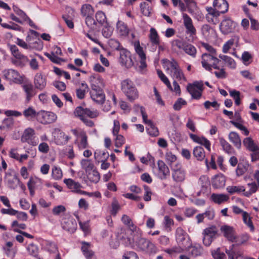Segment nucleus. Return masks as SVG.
<instances>
[{
  "label": "nucleus",
  "instance_id": "1",
  "mask_svg": "<svg viewBox=\"0 0 259 259\" xmlns=\"http://www.w3.org/2000/svg\"><path fill=\"white\" fill-rule=\"evenodd\" d=\"M164 63L167 73L174 80L178 81L180 83L186 81V77L176 60L174 59L165 60Z\"/></svg>",
  "mask_w": 259,
  "mask_h": 259
},
{
  "label": "nucleus",
  "instance_id": "2",
  "mask_svg": "<svg viewBox=\"0 0 259 259\" xmlns=\"http://www.w3.org/2000/svg\"><path fill=\"white\" fill-rule=\"evenodd\" d=\"M121 89L130 101L133 102L138 98V92L132 80L126 79L122 81Z\"/></svg>",
  "mask_w": 259,
  "mask_h": 259
},
{
  "label": "nucleus",
  "instance_id": "3",
  "mask_svg": "<svg viewBox=\"0 0 259 259\" xmlns=\"http://www.w3.org/2000/svg\"><path fill=\"white\" fill-rule=\"evenodd\" d=\"M10 49L14 57L12 59V63L18 67L25 66L29 61L27 57L22 54L15 45L11 46Z\"/></svg>",
  "mask_w": 259,
  "mask_h": 259
},
{
  "label": "nucleus",
  "instance_id": "4",
  "mask_svg": "<svg viewBox=\"0 0 259 259\" xmlns=\"http://www.w3.org/2000/svg\"><path fill=\"white\" fill-rule=\"evenodd\" d=\"M220 60L212 55L205 53L201 57V64L202 67L206 70L211 71L212 68L219 69L218 64Z\"/></svg>",
  "mask_w": 259,
  "mask_h": 259
},
{
  "label": "nucleus",
  "instance_id": "5",
  "mask_svg": "<svg viewBox=\"0 0 259 259\" xmlns=\"http://www.w3.org/2000/svg\"><path fill=\"white\" fill-rule=\"evenodd\" d=\"M172 178L176 183L183 182L186 177V171L180 163H176L171 165Z\"/></svg>",
  "mask_w": 259,
  "mask_h": 259
},
{
  "label": "nucleus",
  "instance_id": "6",
  "mask_svg": "<svg viewBox=\"0 0 259 259\" xmlns=\"http://www.w3.org/2000/svg\"><path fill=\"white\" fill-rule=\"evenodd\" d=\"M202 235L203 244L206 246H209L217 238L218 230L215 226L207 227L203 230Z\"/></svg>",
  "mask_w": 259,
  "mask_h": 259
},
{
  "label": "nucleus",
  "instance_id": "7",
  "mask_svg": "<svg viewBox=\"0 0 259 259\" xmlns=\"http://www.w3.org/2000/svg\"><path fill=\"white\" fill-rule=\"evenodd\" d=\"M57 119V115L52 112L44 110L38 112L37 120L42 124H47L55 122Z\"/></svg>",
  "mask_w": 259,
  "mask_h": 259
},
{
  "label": "nucleus",
  "instance_id": "8",
  "mask_svg": "<svg viewBox=\"0 0 259 259\" xmlns=\"http://www.w3.org/2000/svg\"><path fill=\"white\" fill-rule=\"evenodd\" d=\"M21 140L23 142H27L33 146L37 145L38 143V139L35 136V131L31 128H27L24 131Z\"/></svg>",
  "mask_w": 259,
  "mask_h": 259
},
{
  "label": "nucleus",
  "instance_id": "9",
  "mask_svg": "<svg viewBox=\"0 0 259 259\" xmlns=\"http://www.w3.org/2000/svg\"><path fill=\"white\" fill-rule=\"evenodd\" d=\"M3 74L5 78L10 82L20 83L23 80L20 73L15 69H5L3 71Z\"/></svg>",
  "mask_w": 259,
  "mask_h": 259
},
{
  "label": "nucleus",
  "instance_id": "10",
  "mask_svg": "<svg viewBox=\"0 0 259 259\" xmlns=\"http://www.w3.org/2000/svg\"><path fill=\"white\" fill-rule=\"evenodd\" d=\"M54 141L57 145H64L67 143L71 137L66 135L59 128H56L53 133Z\"/></svg>",
  "mask_w": 259,
  "mask_h": 259
},
{
  "label": "nucleus",
  "instance_id": "11",
  "mask_svg": "<svg viewBox=\"0 0 259 259\" xmlns=\"http://www.w3.org/2000/svg\"><path fill=\"white\" fill-rule=\"evenodd\" d=\"M134 48L139 59V68L142 70L146 68L147 67V64L146 63V57L145 53L143 51V48L141 47L139 41L135 42Z\"/></svg>",
  "mask_w": 259,
  "mask_h": 259
},
{
  "label": "nucleus",
  "instance_id": "12",
  "mask_svg": "<svg viewBox=\"0 0 259 259\" xmlns=\"http://www.w3.org/2000/svg\"><path fill=\"white\" fill-rule=\"evenodd\" d=\"M202 84L199 82L189 84L187 86V90L193 98L199 99L202 95Z\"/></svg>",
  "mask_w": 259,
  "mask_h": 259
},
{
  "label": "nucleus",
  "instance_id": "13",
  "mask_svg": "<svg viewBox=\"0 0 259 259\" xmlns=\"http://www.w3.org/2000/svg\"><path fill=\"white\" fill-rule=\"evenodd\" d=\"M176 45L179 49L183 50L187 54L192 57L195 58L196 57L197 50L192 45L178 40L176 41Z\"/></svg>",
  "mask_w": 259,
  "mask_h": 259
},
{
  "label": "nucleus",
  "instance_id": "14",
  "mask_svg": "<svg viewBox=\"0 0 259 259\" xmlns=\"http://www.w3.org/2000/svg\"><path fill=\"white\" fill-rule=\"evenodd\" d=\"M119 61L122 66L126 68H130L133 65L130 52L124 48L120 51Z\"/></svg>",
  "mask_w": 259,
  "mask_h": 259
},
{
  "label": "nucleus",
  "instance_id": "15",
  "mask_svg": "<svg viewBox=\"0 0 259 259\" xmlns=\"http://www.w3.org/2000/svg\"><path fill=\"white\" fill-rule=\"evenodd\" d=\"M236 24L229 18L223 20L220 24L221 31L225 34L232 32L236 27Z\"/></svg>",
  "mask_w": 259,
  "mask_h": 259
},
{
  "label": "nucleus",
  "instance_id": "16",
  "mask_svg": "<svg viewBox=\"0 0 259 259\" xmlns=\"http://www.w3.org/2000/svg\"><path fill=\"white\" fill-rule=\"evenodd\" d=\"M158 171L155 172L157 177L161 179H166L167 176H169L170 171L169 168L165 163L161 160L157 161Z\"/></svg>",
  "mask_w": 259,
  "mask_h": 259
},
{
  "label": "nucleus",
  "instance_id": "17",
  "mask_svg": "<svg viewBox=\"0 0 259 259\" xmlns=\"http://www.w3.org/2000/svg\"><path fill=\"white\" fill-rule=\"evenodd\" d=\"M183 23L186 28V32L190 36L196 34V29L193 25L192 19L187 14H183Z\"/></svg>",
  "mask_w": 259,
  "mask_h": 259
},
{
  "label": "nucleus",
  "instance_id": "18",
  "mask_svg": "<svg viewBox=\"0 0 259 259\" xmlns=\"http://www.w3.org/2000/svg\"><path fill=\"white\" fill-rule=\"evenodd\" d=\"M33 82L35 89L42 90L46 86L47 78L41 72H39L35 74Z\"/></svg>",
  "mask_w": 259,
  "mask_h": 259
},
{
  "label": "nucleus",
  "instance_id": "19",
  "mask_svg": "<svg viewBox=\"0 0 259 259\" xmlns=\"http://www.w3.org/2000/svg\"><path fill=\"white\" fill-rule=\"evenodd\" d=\"M221 230L228 240L231 242H234L235 241V239L237 234L232 227L227 225L223 226L221 228Z\"/></svg>",
  "mask_w": 259,
  "mask_h": 259
},
{
  "label": "nucleus",
  "instance_id": "20",
  "mask_svg": "<svg viewBox=\"0 0 259 259\" xmlns=\"http://www.w3.org/2000/svg\"><path fill=\"white\" fill-rule=\"evenodd\" d=\"M62 227L68 232L73 233L76 229L77 224L73 218H65L62 220Z\"/></svg>",
  "mask_w": 259,
  "mask_h": 259
},
{
  "label": "nucleus",
  "instance_id": "21",
  "mask_svg": "<svg viewBox=\"0 0 259 259\" xmlns=\"http://www.w3.org/2000/svg\"><path fill=\"white\" fill-rule=\"evenodd\" d=\"M93 90H92L91 96L92 99L96 102L99 104H102L105 101V95L101 89L97 88L96 86H93Z\"/></svg>",
  "mask_w": 259,
  "mask_h": 259
},
{
  "label": "nucleus",
  "instance_id": "22",
  "mask_svg": "<svg viewBox=\"0 0 259 259\" xmlns=\"http://www.w3.org/2000/svg\"><path fill=\"white\" fill-rule=\"evenodd\" d=\"M64 183L66 185L67 187L73 192L80 194H89L85 191L80 190L81 187L80 184L71 179H64Z\"/></svg>",
  "mask_w": 259,
  "mask_h": 259
},
{
  "label": "nucleus",
  "instance_id": "23",
  "mask_svg": "<svg viewBox=\"0 0 259 259\" xmlns=\"http://www.w3.org/2000/svg\"><path fill=\"white\" fill-rule=\"evenodd\" d=\"M206 10L207 12L206 15L207 21L209 23H215L217 19L220 15L221 13L214 7H207Z\"/></svg>",
  "mask_w": 259,
  "mask_h": 259
},
{
  "label": "nucleus",
  "instance_id": "24",
  "mask_svg": "<svg viewBox=\"0 0 259 259\" xmlns=\"http://www.w3.org/2000/svg\"><path fill=\"white\" fill-rule=\"evenodd\" d=\"M116 239L120 243L126 246H133L134 243V239L132 236H127L125 233L121 232L118 233Z\"/></svg>",
  "mask_w": 259,
  "mask_h": 259
},
{
  "label": "nucleus",
  "instance_id": "25",
  "mask_svg": "<svg viewBox=\"0 0 259 259\" xmlns=\"http://www.w3.org/2000/svg\"><path fill=\"white\" fill-rule=\"evenodd\" d=\"M116 31L120 36L125 37L128 36L130 29L124 22L118 20L116 23Z\"/></svg>",
  "mask_w": 259,
  "mask_h": 259
},
{
  "label": "nucleus",
  "instance_id": "26",
  "mask_svg": "<svg viewBox=\"0 0 259 259\" xmlns=\"http://www.w3.org/2000/svg\"><path fill=\"white\" fill-rule=\"evenodd\" d=\"M22 89L26 96V102L28 103L36 94L35 88L31 83H26L22 85Z\"/></svg>",
  "mask_w": 259,
  "mask_h": 259
},
{
  "label": "nucleus",
  "instance_id": "27",
  "mask_svg": "<svg viewBox=\"0 0 259 259\" xmlns=\"http://www.w3.org/2000/svg\"><path fill=\"white\" fill-rule=\"evenodd\" d=\"M75 143L80 150L87 148L88 147V143L86 134L83 132H81Z\"/></svg>",
  "mask_w": 259,
  "mask_h": 259
},
{
  "label": "nucleus",
  "instance_id": "28",
  "mask_svg": "<svg viewBox=\"0 0 259 259\" xmlns=\"http://www.w3.org/2000/svg\"><path fill=\"white\" fill-rule=\"evenodd\" d=\"M26 41L29 42L30 49H35L39 51L43 49L42 41L39 38L31 40V36L28 35L26 37Z\"/></svg>",
  "mask_w": 259,
  "mask_h": 259
},
{
  "label": "nucleus",
  "instance_id": "29",
  "mask_svg": "<svg viewBox=\"0 0 259 259\" xmlns=\"http://www.w3.org/2000/svg\"><path fill=\"white\" fill-rule=\"evenodd\" d=\"M5 181L8 186L12 189H14L19 182V179L15 175L7 173L5 178Z\"/></svg>",
  "mask_w": 259,
  "mask_h": 259
},
{
  "label": "nucleus",
  "instance_id": "30",
  "mask_svg": "<svg viewBox=\"0 0 259 259\" xmlns=\"http://www.w3.org/2000/svg\"><path fill=\"white\" fill-rule=\"evenodd\" d=\"M213 7L221 13H225L228 10L229 4L226 0H214Z\"/></svg>",
  "mask_w": 259,
  "mask_h": 259
},
{
  "label": "nucleus",
  "instance_id": "31",
  "mask_svg": "<svg viewBox=\"0 0 259 259\" xmlns=\"http://www.w3.org/2000/svg\"><path fill=\"white\" fill-rule=\"evenodd\" d=\"M81 250L87 259H96L94 252L91 249V245L89 243L82 242Z\"/></svg>",
  "mask_w": 259,
  "mask_h": 259
},
{
  "label": "nucleus",
  "instance_id": "32",
  "mask_svg": "<svg viewBox=\"0 0 259 259\" xmlns=\"http://www.w3.org/2000/svg\"><path fill=\"white\" fill-rule=\"evenodd\" d=\"M187 236L186 232L181 227H178L176 232V240L180 245L186 247L185 241Z\"/></svg>",
  "mask_w": 259,
  "mask_h": 259
},
{
  "label": "nucleus",
  "instance_id": "33",
  "mask_svg": "<svg viewBox=\"0 0 259 259\" xmlns=\"http://www.w3.org/2000/svg\"><path fill=\"white\" fill-rule=\"evenodd\" d=\"M226 183V178L222 174L215 176L212 181V186L215 188H223Z\"/></svg>",
  "mask_w": 259,
  "mask_h": 259
},
{
  "label": "nucleus",
  "instance_id": "34",
  "mask_svg": "<svg viewBox=\"0 0 259 259\" xmlns=\"http://www.w3.org/2000/svg\"><path fill=\"white\" fill-rule=\"evenodd\" d=\"M228 138L237 149H240L241 141L239 135L236 132H231L228 135Z\"/></svg>",
  "mask_w": 259,
  "mask_h": 259
},
{
  "label": "nucleus",
  "instance_id": "35",
  "mask_svg": "<svg viewBox=\"0 0 259 259\" xmlns=\"http://www.w3.org/2000/svg\"><path fill=\"white\" fill-rule=\"evenodd\" d=\"M211 199L214 203L220 204L228 201L229 196L225 194L213 193L211 195Z\"/></svg>",
  "mask_w": 259,
  "mask_h": 259
},
{
  "label": "nucleus",
  "instance_id": "36",
  "mask_svg": "<svg viewBox=\"0 0 259 259\" xmlns=\"http://www.w3.org/2000/svg\"><path fill=\"white\" fill-rule=\"evenodd\" d=\"M220 143L223 150L228 154H235L236 152L232 146L223 138H219Z\"/></svg>",
  "mask_w": 259,
  "mask_h": 259
},
{
  "label": "nucleus",
  "instance_id": "37",
  "mask_svg": "<svg viewBox=\"0 0 259 259\" xmlns=\"http://www.w3.org/2000/svg\"><path fill=\"white\" fill-rule=\"evenodd\" d=\"M88 89L89 87L87 84L84 81L81 82L76 90L77 97L79 99H83L85 93L88 91Z\"/></svg>",
  "mask_w": 259,
  "mask_h": 259
},
{
  "label": "nucleus",
  "instance_id": "38",
  "mask_svg": "<svg viewBox=\"0 0 259 259\" xmlns=\"http://www.w3.org/2000/svg\"><path fill=\"white\" fill-rule=\"evenodd\" d=\"M243 143L246 148L249 151L255 152L259 150L258 146L255 144L253 140L250 137L245 138L243 141Z\"/></svg>",
  "mask_w": 259,
  "mask_h": 259
},
{
  "label": "nucleus",
  "instance_id": "39",
  "mask_svg": "<svg viewBox=\"0 0 259 259\" xmlns=\"http://www.w3.org/2000/svg\"><path fill=\"white\" fill-rule=\"evenodd\" d=\"M23 115L28 120H32L35 118L37 119L38 112L32 107H29L23 111Z\"/></svg>",
  "mask_w": 259,
  "mask_h": 259
},
{
  "label": "nucleus",
  "instance_id": "40",
  "mask_svg": "<svg viewBox=\"0 0 259 259\" xmlns=\"http://www.w3.org/2000/svg\"><path fill=\"white\" fill-rule=\"evenodd\" d=\"M80 163L81 167L85 170L86 173L96 169L94 163L90 159H82Z\"/></svg>",
  "mask_w": 259,
  "mask_h": 259
},
{
  "label": "nucleus",
  "instance_id": "41",
  "mask_svg": "<svg viewBox=\"0 0 259 259\" xmlns=\"http://www.w3.org/2000/svg\"><path fill=\"white\" fill-rule=\"evenodd\" d=\"M219 58L225 63L228 67L231 69H235L236 68V62L231 57L224 55H220Z\"/></svg>",
  "mask_w": 259,
  "mask_h": 259
},
{
  "label": "nucleus",
  "instance_id": "42",
  "mask_svg": "<svg viewBox=\"0 0 259 259\" xmlns=\"http://www.w3.org/2000/svg\"><path fill=\"white\" fill-rule=\"evenodd\" d=\"M94 13V10L90 4H84L81 8V14L84 17L93 16Z\"/></svg>",
  "mask_w": 259,
  "mask_h": 259
},
{
  "label": "nucleus",
  "instance_id": "43",
  "mask_svg": "<svg viewBox=\"0 0 259 259\" xmlns=\"http://www.w3.org/2000/svg\"><path fill=\"white\" fill-rule=\"evenodd\" d=\"M193 155L198 160L201 161L204 159L205 154L203 148L200 146L196 147L193 150Z\"/></svg>",
  "mask_w": 259,
  "mask_h": 259
},
{
  "label": "nucleus",
  "instance_id": "44",
  "mask_svg": "<svg viewBox=\"0 0 259 259\" xmlns=\"http://www.w3.org/2000/svg\"><path fill=\"white\" fill-rule=\"evenodd\" d=\"M95 18L97 22V24L98 23L100 25H104L107 24V19L105 13L101 11H98L95 15Z\"/></svg>",
  "mask_w": 259,
  "mask_h": 259
},
{
  "label": "nucleus",
  "instance_id": "45",
  "mask_svg": "<svg viewBox=\"0 0 259 259\" xmlns=\"http://www.w3.org/2000/svg\"><path fill=\"white\" fill-rule=\"evenodd\" d=\"M149 38L151 43L154 45H158L159 44V37L157 31L154 28L150 30Z\"/></svg>",
  "mask_w": 259,
  "mask_h": 259
},
{
  "label": "nucleus",
  "instance_id": "46",
  "mask_svg": "<svg viewBox=\"0 0 259 259\" xmlns=\"http://www.w3.org/2000/svg\"><path fill=\"white\" fill-rule=\"evenodd\" d=\"M86 174L87 175L88 179L91 182L97 183L100 180V177L99 173L96 169L86 173Z\"/></svg>",
  "mask_w": 259,
  "mask_h": 259
},
{
  "label": "nucleus",
  "instance_id": "47",
  "mask_svg": "<svg viewBox=\"0 0 259 259\" xmlns=\"http://www.w3.org/2000/svg\"><path fill=\"white\" fill-rule=\"evenodd\" d=\"M122 222L132 231H136L137 227L134 224L130 217L126 214H123L121 218Z\"/></svg>",
  "mask_w": 259,
  "mask_h": 259
},
{
  "label": "nucleus",
  "instance_id": "48",
  "mask_svg": "<svg viewBox=\"0 0 259 259\" xmlns=\"http://www.w3.org/2000/svg\"><path fill=\"white\" fill-rule=\"evenodd\" d=\"M249 238V235L246 233L242 234L239 236L236 235L235 239V241L234 242L236 243L237 245H241L248 241Z\"/></svg>",
  "mask_w": 259,
  "mask_h": 259
},
{
  "label": "nucleus",
  "instance_id": "49",
  "mask_svg": "<svg viewBox=\"0 0 259 259\" xmlns=\"http://www.w3.org/2000/svg\"><path fill=\"white\" fill-rule=\"evenodd\" d=\"M43 180L37 177H31L28 182V184L35 188H41Z\"/></svg>",
  "mask_w": 259,
  "mask_h": 259
},
{
  "label": "nucleus",
  "instance_id": "50",
  "mask_svg": "<svg viewBox=\"0 0 259 259\" xmlns=\"http://www.w3.org/2000/svg\"><path fill=\"white\" fill-rule=\"evenodd\" d=\"M238 40L237 37H234L228 40L223 47V52L224 53H227L229 50L233 47L235 43H237Z\"/></svg>",
  "mask_w": 259,
  "mask_h": 259
},
{
  "label": "nucleus",
  "instance_id": "51",
  "mask_svg": "<svg viewBox=\"0 0 259 259\" xmlns=\"http://www.w3.org/2000/svg\"><path fill=\"white\" fill-rule=\"evenodd\" d=\"M108 44L110 48L113 50H117L120 51L121 50L123 49L119 41L114 38L110 39L108 40Z\"/></svg>",
  "mask_w": 259,
  "mask_h": 259
},
{
  "label": "nucleus",
  "instance_id": "52",
  "mask_svg": "<svg viewBox=\"0 0 259 259\" xmlns=\"http://www.w3.org/2000/svg\"><path fill=\"white\" fill-rule=\"evenodd\" d=\"M242 219L243 223L250 228L251 231H253L254 227L251 221V218L248 212H243Z\"/></svg>",
  "mask_w": 259,
  "mask_h": 259
},
{
  "label": "nucleus",
  "instance_id": "53",
  "mask_svg": "<svg viewBox=\"0 0 259 259\" xmlns=\"http://www.w3.org/2000/svg\"><path fill=\"white\" fill-rule=\"evenodd\" d=\"M227 192L230 194H233L235 193H239L240 192H245V187L242 186H229L226 188Z\"/></svg>",
  "mask_w": 259,
  "mask_h": 259
},
{
  "label": "nucleus",
  "instance_id": "54",
  "mask_svg": "<svg viewBox=\"0 0 259 259\" xmlns=\"http://www.w3.org/2000/svg\"><path fill=\"white\" fill-rule=\"evenodd\" d=\"M94 157L98 162H100L108 158V154L102 151L96 150L94 153Z\"/></svg>",
  "mask_w": 259,
  "mask_h": 259
},
{
  "label": "nucleus",
  "instance_id": "55",
  "mask_svg": "<svg viewBox=\"0 0 259 259\" xmlns=\"http://www.w3.org/2000/svg\"><path fill=\"white\" fill-rule=\"evenodd\" d=\"M247 185L249 188V190L248 191H245L243 194L245 196L249 197L252 194L256 192L258 189V187L257 186V184L255 182L248 183Z\"/></svg>",
  "mask_w": 259,
  "mask_h": 259
},
{
  "label": "nucleus",
  "instance_id": "56",
  "mask_svg": "<svg viewBox=\"0 0 259 259\" xmlns=\"http://www.w3.org/2000/svg\"><path fill=\"white\" fill-rule=\"evenodd\" d=\"M157 73L158 77L160 78L161 80L166 85V87L170 90H172V87L171 85L170 82L169 81V79L162 72V71L159 69H157Z\"/></svg>",
  "mask_w": 259,
  "mask_h": 259
},
{
  "label": "nucleus",
  "instance_id": "57",
  "mask_svg": "<svg viewBox=\"0 0 259 259\" xmlns=\"http://www.w3.org/2000/svg\"><path fill=\"white\" fill-rule=\"evenodd\" d=\"M134 108L136 110H140L142 116L143 122L147 124L148 125L149 124H151V123L152 122L151 121V120L148 119V118H148L147 115L146 113V112L145 111V109H144V108L143 107L140 106L139 105H135V106H134Z\"/></svg>",
  "mask_w": 259,
  "mask_h": 259
},
{
  "label": "nucleus",
  "instance_id": "58",
  "mask_svg": "<svg viewBox=\"0 0 259 259\" xmlns=\"http://www.w3.org/2000/svg\"><path fill=\"white\" fill-rule=\"evenodd\" d=\"M26 249L29 254L33 256L36 257L38 253V247L34 244L30 243L26 247Z\"/></svg>",
  "mask_w": 259,
  "mask_h": 259
},
{
  "label": "nucleus",
  "instance_id": "59",
  "mask_svg": "<svg viewBox=\"0 0 259 259\" xmlns=\"http://www.w3.org/2000/svg\"><path fill=\"white\" fill-rule=\"evenodd\" d=\"M198 184L201 187V191H205L209 185L208 178L205 176H201L198 181Z\"/></svg>",
  "mask_w": 259,
  "mask_h": 259
},
{
  "label": "nucleus",
  "instance_id": "60",
  "mask_svg": "<svg viewBox=\"0 0 259 259\" xmlns=\"http://www.w3.org/2000/svg\"><path fill=\"white\" fill-rule=\"evenodd\" d=\"M149 242L150 240L144 238H141L137 241V245L140 250L144 251Z\"/></svg>",
  "mask_w": 259,
  "mask_h": 259
},
{
  "label": "nucleus",
  "instance_id": "61",
  "mask_svg": "<svg viewBox=\"0 0 259 259\" xmlns=\"http://www.w3.org/2000/svg\"><path fill=\"white\" fill-rule=\"evenodd\" d=\"M52 176L56 180H60L63 176L61 168L54 166L52 169Z\"/></svg>",
  "mask_w": 259,
  "mask_h": 259
},
{
  "label": "nucleus",
  "instance_id": "62",
  "mask_svg": "<svg viewBox=\"0 0 259 259\" xmlns=\"http://www.w3.org/2000/svg\"><path fill=\"white\" fill-rule=\"evenodd\" d=\"M147 131L149 135L152 137H156L159 135L158 128L153 124L152 122L148 125Z\"/></svg>",
  "mask_w": 259,
  "mask_h": 259
},
{
  "label": "nucleus",
  "instance_id": "63",
  "mask_svg": "<svg viewBox=\"0 0 259 259\" xmlns=\"http://www.w3.org/2000/svg\"><path fill=\"white\" fill-rule=\"evenodd\" d=\"M163 224L166 230L169 232L171 230V227L174 225V221L168 215L164 217Z\"/></svg>",
  "mask_w": 259,
  "mask_h": 259
},
{
  "label": "nucleus",
  "instance_id": "64",
  "mask_svg": "<svg viewBox=\"0 0 259 259\" xmlns=\"http://www.w3.org/2000/svg\"><path fill=\"white\" fill-rule=\"evenodd\" d=\"M235 244H232L229 249H226L225 252L228 256L229 259H238L236 252L234 250Z\"/></svg>",
  "mask_w": 259,
  "mask_h": 259
}]
</instances>
